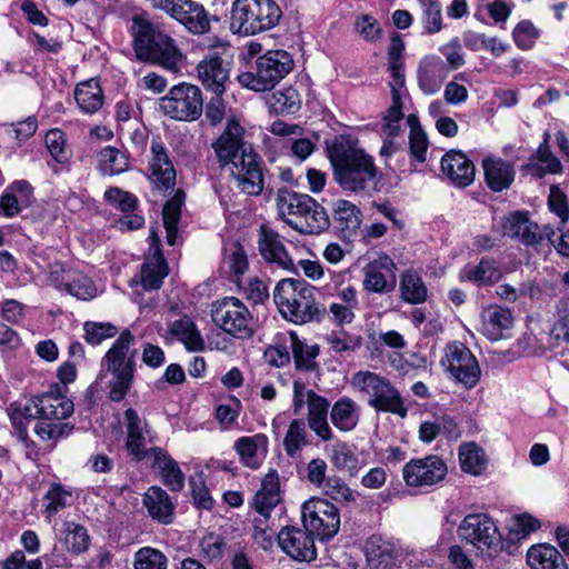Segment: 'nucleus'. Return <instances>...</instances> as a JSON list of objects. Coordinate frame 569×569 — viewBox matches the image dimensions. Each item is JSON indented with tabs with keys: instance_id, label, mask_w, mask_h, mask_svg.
Masks as SVG:
<instances>
[{
	"instance_id": "nucleus-1",
	"label": "nucleus",
	"mask_w": 569,
	"mask_h": 569,
	"mask_svg": "<svg viewBox=\"0 0 569 569\" xmlns=\"http://www.w3.org/2000/svg\"><path fill=\"white\" fill-rule=\"evenodd\" d=\"M243 136V127L236 118H228L226 128L212 143V149L220 168L230 172L237 188L246 194L258 196L263 190L262 161L252 144L244 141Z\"/></svg>"
},
{
	"instance_id": "nucleus-2",
	"label": "nucleus",
	"mask_w": 569,
	"mask_h": 569,
	"mask_svg": "<svg viewBox=\"0 0 569 569\" xmlns=\"http://www.w3.org/2000/svg\"><path fill=\"white\" fill-rule=\"evenodd\" d=\"M329 160L335 181L348 192L358 193L366 190L368 183L378 174L372 157L347 136L335 139L329 148Z\"/></svg>"
},
{
	"instance_id": "nucleus-3",
	"label": "nucleus",
	"mask_w": 569,
	"mask_h": 569,
	"mask_svg": "<svg viewBox=\"0 0 569 569\" xmlns=\"http://www.w3.org/2000/svg\"><path fill=\"white\" fill-rule=\"evenodd\" d=\"M273 300L282 317L293 323L319 321L325 313L316 300L315 287L305 280H280L274 288Z\"/></svg>"
},
{
	"instance_id": "nucleus-4",
	"label": "nucleus",
	"mask_w": 569,
	"mask_h": 569,
	"mask_svg": "<svg viewBox=\"0 0 569 569\" xmlns=\"http://www.w3.org/2000/svg\"><path fill=\"white\" fill-rule=\"evenodd\" d=\"M281 219L301 233H319L329 226L325 208L306 193L279 189L276 198Z\"/></svg>"
},
{
	"instance_id": "nucleus-5",
	"label": "nucleus",
	"mask_w": 569,
	"mask_h": 569,
	"mask_svg": "<svg viewBox=\"0 0 569 569\" xmlns=\"http://www.w3.org/2000/svg\"><path fill=\"white\" fill-rule=\"evenodd\" d=\"M133 340V335L123 330L102 358V369L111 376L108 385L112 401H121L132 386L136 351H130V347Z\"/></svg>"
},
{
	"instance_id": "nucleus-6",
	"label": "nucleus",
	"mask_w": 569,
	"mask_h": 569,
	"mask_svg": "<svg viewBox=\"0 0 569 569\" xmlns=\"http://www.w3.org/2000/svg\"><path fill=\"white\" fill-rule=\"evenodd\" d=\"M138 30L134 32L133 48L138 59L160 64L166 70L178 72L183 61V54L174 40L166 34H152L151 26L134 19Z\"/></svg>"
},
{
	"instance_id": "nucleus-7",
	"label": "nucleus",
	"mask_w": 569,
	"mask_h": 569,
	"mask_svg": "<svg viewBox=\"0 0 569 569\" xmlns=\"http://www.w3.org/2000/svg\"><path fill=\"white\" fill-rule=\"evenodd\" d=\"M282 16L273 0H236L231 7L230 30L253 36L276 27Z\"/></svg>"
},
{
	"instance_id": "nucleus-8",
	"label": "nucleus",
	"mask_w": 569,
	"mask_h": 569,
	"mask_svg": "<svg viewBox=\"0 0 569 569\" xmlns=\"http://www.w3.org/2000/svg\"><path fill=\"white\" fill-rule=\"evenodd\" d=\"M295 62L286 50H269L256 60L254 71L238 76L240 84L250 90L261 92L272 89L292 69Z\"/></svg>"
},
{
	"instance_id": "nucleus-9",
	"label": "nucleus",
	"mask_w": 569,
	"mask_h": 569,
	"mask_svg": "<svg viewBox=\"0 0 569 569\" xmlns=\"http://www.w3.org/2000/svg\"><path fill=\"white\" fill-rule=\"evenodd\" d=\"M351 386L368 397L372 408L406 417L407 408L402 397L386 377L372 371H358L351 378Z\"/></svg>"
},
{
	"instance_id": "nucleus-10",
	"label": "nucleus",
	"mask_w": 569,
	"mask_h": 569,
	"mask_svg": "<svg viewBox=\"0 0 569 569\" xmlns=\"http://www.w3.org/2000/svg\"><path fill=\"white\" fill-rule=\"evenodd\" d=\"M292 409L296 415L300 413L302 408H308V427L322 440L330 441L333 439V432L328 423L329 401L308 389L305 382L300 380L293 381Z\"/></svg>"
},
{
	"instance_id": "nucleus-11",
	"label": "nucleus",
	"mask_w": 569,
	"mask_h": 569,
	"mask_svg": "<svg viewBox=\"0 0 569 569\" xmlns=\"http://www.w3.org/2000/svg\"><path fill=\"white\" fill-rule=\"evenodd\" d=\"M214 325L228 335L250 338L256 330V320L247 306L234 297H226L217 301L211 311Z\"/></svg>"
},
{
	"instance_id": "nucleus-12",
	"label": "nucleus",
	"mask_w": 569,
	"mask_h": 569,
	"mask_svg": "<svg viewBox=\"0 0 569 569\" xmlns=\"http://www.w3.org/2000/svg\"><path fill=\"white\" fill-rule=\"evenodd\" d=\"M458 536L482 553L497 552L502 545L497 525L486 513L467 515L458 527Z\"/></svg>"
},
{
	"instance_id": "nucleus-13",
	"label": "nucleus",
	"mask_w": 569,
	"mask_h": 569,
	"mask_svg": "<svg viewBox=\"0 0 569 569\" xmlns=\"http://www.w3.org/2000/svg\"><path fill=\"white\" fill-rule=\"evenodd\" d=\"M160 109L171 119L179 121L197 120L203 109L199 87L190 83L173 86L159 101Z\"/></svg>"
},
{
	"instance_id": "nucleus-14",
	"label": "nucleus",
	"mask_w": 569,
	"mask_h": 569,
	"mask_svg": "<svg viewBox=\"0 0 569 569\" xmlns=\"http://www.w3.org/2000/svg\"><path fill=\"white\" fill-rule=\"evenodd\" d=\"M303 527L321 540L331 539L340 527L338 508L322 498H311L301 507Z\"/></svg>"
},
{
	"instance_id": "nucleus-15",
	"label": "nucleus",
	"mask_w": 569,
	"mask_h": 569,
	"mask_svg": "<svg viewBox=\"0 0 569 569\" xmlns=\"http://www.w3.org/2000/svg\"><path fill=\"white\" fill-rule=\"evenodd\" d=\"M440 365L451 379L467 389L473 388L480 380L478 360L461 342H451L445 348Z\"/></svg>"
},
{
	"instance_id": "nucleus-16",
	"label": "nucleus",
	"mask_w": 569,
	"mask_h": 569,
	"mask_svg": "<svg viewBox=\"0 0 569 569\" xmlns=\"http://www.w3.org/2000/svg\"><path fill=\"white\" fill-rule=\"evenodd\" d=\"M153 9L160 10L182 24L193 34L210 30V19L204 7L193 0H150Z\"/></svg>"
},
{
	"instance_id": "nucleus-17",
	"label": "nucleus",
	"mask_w": 569,
	"mask_h": 569,
	"mask_svg": "<svg viewBox=\"0 0 569 569\" xmlns=\"http://www.w3.org/2000/svg\"><path fill=\"white\" fill-rule=\"evenodd\" d=\"M448 475L446 460L438 455L413 458L402 468L405 483L411 488H429L441 483Z\"/></svg>"
},
{
	"instance_id": "nucleus-18",
	"label": "nucleus",
	"mask_w": 569,
	"mask_h": 569,
	"mask_svg": "<svg viewBox=\"0 0 569 569\" xmlns=\"http://www.w3.org/2000/svg\"><path fill=\"white\" fill-rule=\"evenodd\" d=\"M397 266L386 253L367 263L363 269L362 288L370 293H390L397 286Z\"/></svg>"
},
{
	"instance_id": "nucleus-19",
	"label": "nucleus",
	"mask_w": 569,
	"mask_h": 569,
	"mask_svg": "<svg viewBox=\"0 0 569 569\" xmlns=\"http://www.w3.org/2000/svg\"><path fill=\"white\" fill-rule=\"evenodd\" d=\"M278 543L283 552L297 561L316 559L315 536L305 527H283L278 533Z\"/></svg>"
},
{
	"instance_id": "nucleus-20",
	"label": "nucleus",
	"mask_w": 569,
	"mask_h": 569,
	"mask_svg": "<svg viewBox=\"0 0 569 569\" xmlns=\"http://www.w3.org/2000/svg\"><path fill=\"white\" fill-rule=\"evenodd\" d=\"M197 74L207 90L220 97L230 78L229 62L224 61L217 52L208 53L198 62Z\"/></svg>"
},
{
	"instance_id": "nucleus-21",
	"label": "nucleus",
	"mask_w": 569,
	"mask_h": 569,
	"mask_svg": "<svg viewBox=\"0 0 569 569\" xmlns=\"http://www.w3.org/2000/svg\"><path fill=\"white\" fill-rule=\"evenodd\" d=\"M24 410L28 417L63 421L73 412V402L63 396L47 393L30 399Z\"/></svg>"
},
{
	"instance_id": "nucleus-22",
	"label": "nucleus",
	"mask_w": 569,
	"mask_h": 569,
	"mask_svg": "<svg viewBox=\"0 0 569 569\" xmlns=\"http://www.w3.org/2000/svg\"><path fill=\"white\" fill-rule=\"evenodd\" d=\"M258 244L259 251L266 261L274 263L283 270L297 272L293 260L288 254L279 234L276 231L264 224H261Z\"/></svg>"
},
{
	"instance_id": "nucleus-23",
	"label": "nucleus",
	"mask_w": 569,
	"mask_h": 569,
	"mask_svg": "<svg viewBox=\"0 0 569 569\" xmlns=\"http://www.w3.org/2000/svg\"><path fill=\"white\" fill-rule=\"evenodd\" d=\"M233 449L244 467L257 470L268 456L269 439L264 433L243 436L234 441Z\"/></svg>"
},
{
	"instance_id": "nucleus-24",
	"label": "nucleus",
	"mask_w": 569,
	"mask_h": 569,
	"mask_svg": "<svg viewBox=\"0 0 569 569\" xmlns=\"http://www.w3.org/2000/svg\"><path fill=\"white\" fill-rule=\"evenodd\" d=\"M448 72V67L440 57L436 54L423 57L417 69V79L420 90L425 94L437 93L447 79Z\"/></svg>"
},
{
	"instance_id": "nucleus-25",
	"label": "nucleus",
	"mask_w": 569,
	"mask_h": 569,
	"mask_svg": "<svg viewBox=\"0 0 569 569\" xmlns=\"http://www.w3.org/2000/svg\"><path fill=\"white\" fill-rule=\"evenodd\" d=\"M441 171L449 181L459 188L470 186L476 176V167L462 152L451 150L441 159Z\"/></svg>"
},
{
	"instance_id": "nucleus-26",
	"label": "nucleus",
	"mask_w": 569,
	"mask_h": 569,
	"mask_svg": "<svg viewBox=\"0 0 569 569\" xmlns=\"http://www.w3.org/2000/svg\"><path fill=\"white\" fill-rule=\"evenodd\" d=\"M33 200V188L27 180H16L0 196V216L13 218Z\"/></svg>"
},
{
	"instance_id": "nucleus-27",
	"label": "nucleus",
	"mask_w": 569,
	"mask_h": 569,
	"mask_svg": "<svg viewBox=\"0 0 569 569\" xmlns=\"http://www.w3.org/2000/svg\"><path fill=\"white\" fill-rule=\"evenodd\" d=\"M280 501L279 476L277 470L270 469L262 478L261 488L254 495L251 507L262 517L269 518Z\"/></svg>"
},
{
	"instance_id": "nucleus-28",
	"label": "nucleus",
	"mask_w": 569,
	"mask_h": 569,
	"mask_svg": "<svg viewBox=\"0 0 569 569\" xmlns=\"http://www.w3.org/2000/svg\"><path fill=\"white\" fill-rule=\"evenodd\" d=\"M503 233L517 238L525 244L535 246L542 241L540 227L527 213L513 212L502 222Z\"/></svg>"
},
{
	"instance_id": "nucleus-29",
	"label": "nucleus",
	"mask_w": 569,
	"mask_h": 569,
	"mask_svg": "<svg viewBox=\"0 0 569 569\" xmlns=\"http://www.w3.org/2000/svg\"><path fill=\"white\" fill-rule=\"evenodd\" d=\"M124 419L127 429L126 449L134 460L141 461L149 453L144 436L147 422L142 421L132 408L124 411Z\"/></svg>"
},
{
	"instance_id": "nucleus-30",
	"label": "nucleus",
	"mask_w": 569,
	"mask_h": 569,
	"mask_svg": "<svg viewBox=\"0 0 569 569\" xmlns=\"http://www.w3.org/2000/svg\"><path fill=\"white\" fill-rule=\"evenodd\" d=\"M148 515L159 523L169 525L174 518V505L169 495L160 487H150L142 497Z\"/></svg>"
},
{
	"instance_id": "nucleus-31",
	"label": "nucleus",
	"mask_w": 569,
	"mask_h": 569,
	"mask_svg": "<svg viewBox=\"0 0 569 569\" xmlns=\"http://www.w3.org/2000/svg\"><path fill=\"white\" fill-rule=\"evenodd\" d=\"M485 179L488 187L496 192L508 189L515 180L513 166L501 158L487 157L482 160Z\"/></svg>"
},
{
	"instance_id": "nucleus-32",
	"label": "nucleus",
	"mask_w": 569,
	"mask_h": 569,
	"mask_svg": "<svg viewBox=\"0 0 569 569\" xmlns=\"http://www.w3.org/2000/svg\"><path fill=\"white\" fill-rule=\"evenodd\" d=\"M338 300L329 306L331 321L339 327L348 326L356 319V310L359 308L357 290L347 286L338 292Z\"/></svg>"
},
{
	"instance_id": "nucleus-33",
	"label": "nucleus",
	"mask_w": 569,
	"mask_h": 569,
	"mask_svg": "<svg viewBox=\"0 0 569 569\" xmlns=\"http://www.w3.org/2000/svg\"><path fill=\"white\" fill-rule=\"evenodd\" d=\"M522 170L535 178L541 179L548 174H561L563 166L551 148H537L530 154Z\"/></svg>"
},
{
	"instance_id": "nucleus-34",
	"label": "nucleus",
	"mask_w": 569,
	"mask_h": 569,
	"mask_svg": "<svg viewBox=\"0 0 569 569\" xmlns=\"http://www.w3.org/2000/svg\"><path fill=\"white\" fill-rule=\"evenodd\" d=\"M150 160L151 178L158 187L169 189L174 186L176 171L161 142H152Z\"/></svg>"
},
{
	"instance_id": "nucleus-35",
	"label": "nucleus",
	"mask_w": 569,
	"mask_h": 569,
	"mask_svg": "<svg viewBox=\"0 0 569 569\" xmlns=\"http://www.w3.org/2000/svg\"><path fill=\"white\" fill-rule=\"evenodd\" d=\"M513 323L512 313L509 309L499 306H490L482 312V333L492 341L502 338L503 331L511 328Z\"/></svg>"
},
{
	"instance_id": "nucleus-36",
	"label": "nucleus",
	"mask_w": 569,
	"mask_h": 569,
	"mask_svg": "<svg viewBox=\"0 0 569 569\" xmlns=\"http://www.w3.org/2000/svg\"><path fill=\"white\" fill-rule=\"evenodd\" d=\"M526 560L531 569H569L563 556L549 543L531 546Z\"/></svg>"
},
{
	"instance_id": "nucleus-37",
	"label": "nucleus",
	"mask_w": 569,
	"mask_h": 569,
	"mask_svg": "<svg viewBox=\"0 0 569 569\" xmlns=\"http://www.w3.org/2000/svg\"><path fill=\"white\" fill-rule=\"evenodd\" d=\"M151 244H159V237L156 232L150 234ZM168 274V267L159 251V247L156 248V252L152 259L148 260L141 269V282L144 289L156 290L162 284L164 277Z\"/></svg>"
},
{
	"instance_id": "nucleus-38",
	"label": "nucleus",
	"mask_w": 569,
	"mask_h": 569,
	"mask_svg": "<svg viewBox=\"0 0 569 569\" xmlns=\"http://www.w3.org/2000/svg\"><path fill=\"white\" fill-rule=\"evenodd\" d=\"M57 539L62 550L77 556L87 551L90 545L88 530L74 521L63 522Z\"/></svg>"
},
{
	"instance_id": "nucleus-39",
	"label": "nucleus",
	"mask_w": 569,
	"mask_h": 569,
	"mask_svg": "<svg viewBox=\"0 0 569 569\" xmlns=\"http://www.w3.org/2000/svg\"><path fill=\"white\" fill-rule=\"evenodd\" d=\"M502 277L501 270L495 261L482 258L478 264H467L459 272L460 281H470L479 286H489L498 282Z\"/></svg>"
},
{
	"instance_id": "nucleus-40",
	"label": "nucleus",
	"mask_w": 569,
	"mask_h": 569,
	"mask_svg": "<svg viewBox=\"0 0 569 569\" xmlns=\"http://www.w3.org/2000/svg\"><path fill=\"white\" fill-rule=\"evenodd\" d=\"M74 100L83 113L93 114L98 112L104 101L100 83L96 79L78 83L74 89Z\"/></svg>"
},
{
	"instance_id": "nucleus-41",
	"label": "nucleus",
	"mask_w": 569,
	"mask_h": 569,
	"mask_svg": "<svg viewBox=\"0 0 569 569\" xmlns=\"http://www.w3.org/2000/svg\"><path fill=\"white\" fill-rule=\"evenodd\" d=\"M360 419V408L355 400L343 397L336 401L330 411L332 425L342 432L353 430Z\"/></svg>"
},
{
	"instance_id": "nucleus-42",
	"label": "nucleus",
	"mask_w": 569,
	"mask_h": 569,
	"mask_svg": "<svg viewBox=\"0 0 569 569\" xmlns=\"http://www.w3.org/2000/svg\"><path fill=\"white\" fill-rule=\"evenodd\" d=\"M288 340L296 368L302 371H312L317 367L318 346L305 343L293 331L288 333Z\"/></svg>"
},
{
	"instance_id": "nucleus-43",
	"label": "nucleus",
	"mask_w": 569,
	"mask_h": 569,
	"mask_svg": "<svg viewBox=\"0 0 569 569\" xmlns=\"http://www.w3.org/2000/svg\"><path fill=\"white\" fill-rule=\"evenodd\" d=\"M400 293L403 301L419 305L428 298V288L417 271L406 270L400 278Z\"/></svg>"
},
{
	"instance_id": "nucleus-44",
	"label": "nucleus",
	"mask_w": 569,
	"mask_h": 569,
	"mask_svg": "<svg viewBox=\"0 0 569 569\" xmlns=\"http://www.w3.org/2000/svg\"><path fill=\"white\" fill-rule=\"evenodd\" d=\"M459 462L462 471L479 476L486 470L488 461L481 447L475 442H468L459 448Z\"/></svg>"
},
{
	"instance_id": "nucleus-45",
	"label": "nucleus",
	"mask_w": 569,
	"mask_h": 569,
	"mask_svg": "<svg viewBox=\"0 0 569 569\" xmlns=\"http://www.w3.org/2000/svg\"><path fill=\"white\" fill-rule=\"evenodd\" d=\"M170 333L177 337L189 351L203 349V340L194 323L188 317H182L170 325Z\"/></svg>"
},
{
	"instance_id": "nucleus-46",
	"label": "nucleus",
	"mask_w": 569,
	"mask_h": 569,
	"mask_svg": "<svg viewBox=\"0 0 569 569\" xmlns=\"http://www.w3.org/2000/svg\"><path fill=\"white\" fill-rule=\"evenodd\" d=\"M184 200L182 191L176 192V194L169 199L162 211L163 227L166 229V239L169 246L176 244L178 233V222L181 214V206Z\"/></svg>"
},
{
	"instance_id": "nucleus-47",
	"label": "nucleus",
	"mask_w": 569,
	"mask_h": 569,
	"mask_svg": "<svg viewBox=\"0 0 569 569\" xmlns=\"http://www.w3.org/2000/svg\"><path fill=\"white\" fill-rule=\"evenodd\" d=\"M333 218L341 230L351 234L360 227L362 214L355 203L339 199L333 204Z\"/></svg>"
},
{
	"instance_id": "nucleus-48",
	"label": "nucleus",
	"mask_w": 569,
	"mask_h": 569,
	"mask_svg": "<svg viewBox=\"0 0 569 569\" xmlns=\"http://www.w3.org/2000/svg\"><path fill=\"white\" fill-rule=\"evenodd\" d=\"M71 498L72 492L64 486L57 482L51 483L43 496V512L47 519L67 508L70 505Z\"/></svg>"
},
{
	"instance_id": "nucleus-49",
	"label": "nucleus",
	"mask_w": 569,
	"mask_h": 569,
	"mask_svg": "<svg viewBox=\"0 0 569 569\" xmlns=\"http://www.w3.org/2000/svg\"><path fill=\"white\" fill-rule=\"evenodd\" d=\"M99 169L103 174L114 176L124 172L129 161L124 152L114 148L106 147L98 153Z\"/></svg>"
},
{
	"instance_id": "nucleus-50",
	"label": "nucleus",
	"mask_w": 569,
	"mask_h": 569,
	"mask_svg": "<svg viewBox=\"0 0 569 569\" xmlns=\"http://www.w3.org/2000/svg\"><path fill=\"white\" fill-rule=\"evenodd\" d=\"M268 103L276 113H295L300 108L301 99L297 89L286 87L272 92Z\"/></svg>"
},
{
	"instance_id": "nucleus-51",
	"label": "nucleus",
	"mask_w": 569,
	"mask_h": 569,
	"mask_svg": "<svg viewBox=\"0 0 569 569\" xmlns=\"http://www.w3.org/2000/svg\"><path fill=\"white\" fill-rule=\"evenodd\" d=\"M398 549L395 545L382 541L379 545L370 542L367 548V559L370 566L375 569H388L398 558Z\"/></svg>"
},
{
	"instance_id": "nucleus-52",
	"label": "nucleus",
	"mask_w": 569,
	"mask_h": 569,
	"mask_svg": "<svg viewBox=\"0 0 569 569\" xmlns=\"http://www.w3.org/2000/svg\"><path fill=\"white\" fill-rule=\"evenodd\" d=\"M307 428L301 419H293L283 438V449L286 453L293 458L303 447L307 446Z\"/></svg>"
},
{
	"instance_id": "nucleus-53",
	"label": "nucleus",
	"mask_w": 569,
	"mask_h": 569,
	"mask_svg": "<svg viewBox=\"0 0 569 569\" xmlns=\"http://www.w3.org/2000/svg\"><path fill=\"white\" fill-rule=\"evenodd\" d=\"M36 419L38 422L34 426V432L42 441L56 442L59 439L69 436L72 430V426L68 422L42 418Z\"/></svg>"
},
{
	"instance_id": "nucleus-54",
	"label": "nucleus",
	"mask_w": 569,
	"mask_h": 569,
	"mask_svg": "<svg viewBox=\"0 0 569 569\" xmlns=\"http://www.w3.org/2000/svg\"><path fill=\"white\" fill-rule=\"evenodd\" d=\"M330 461L337 470H346L351 477L357 476L359 471L358 459L345 442L332 446Z\"/></svg>"
},
{
	"instance_id": "nucleus-55",
	"label": "nucleus",
	"mask_w": 569,
	"mask_h": 569,
	"mask_svg": "<svg viewBox=\"0 0 569 569\" xmlns=\"http://www.w3.org/2000/svg\"><path fill=\"white\" fill-rule=\"evenodd\" d=\"M64 288L70 295L84 301L93 299L98 292L93 281L80 272L68 276Z\"/></svg>"
},
{
	"instance_id": "nucleus-56",
	"label": "nucleus",
	"mask_w": 569,
	"mask_h": 569,
	"mask_svg": "<svg viewBox=\"0 0 569 569\" xmlns=\"http://www.w3.org/2000/svg\"><path fill=\"white\" fill-rule=\"evenodd\" d=\"M407 123L410 127L409 142L411 153L416 160L423 162L428 150L427 134L422 131L419 120L415 114L407 117Z\"/></svg>"
},
{
	"instance_id": "nucleus-57",
	"label": "nucleus",
	"mask_w": 569,
	"mask_h": 569,
	"mask_svg": "<svg viewBox=\"0 0 569 569\" xmlns=\"http://www.w3.org/2000/svg\"><path fill=\"white\" fill-rule=\"evenodd\" d=\"M403 119L401 100L392 99L391 106L388 108L382 118L381 132L387 138H393L399 134L401 130V121Z\"/></svg>"
},
{
	"instance_id": "nucleus-58",
	"label": "nucleus",
	"mask_w": 569,
	"mask_h": 569,
	"mask_svg": "<svg viewBox=\"0 0 569 569\" xmlns=\"http://www.w3.org/2000/svg\"><path fill=\"white\" fill-rule=\"evenodd\" d=\"M422 9V22L429 33H437L442 29L441 6L437 0H418Z\"/></svg>"
},
{
	"instance_id": "nucleus-59",
	"label": "nucleus",
	"mask_w": 569,
	"mask_h": 569,
	"mask_svg": "<svg viewBox=\"0 0 569 569\" xmlns=\"http://www.w3.org/2000/svg\"><path fill=\"white\" fill-rule=\"evenodd\" d=\"M84 339L90 345H100L118 333V329L110 322L87 321L83 325Z\"/></svg>"
},
{
	"instance_id": "nucleus-60",
	"label": "nucleus",
	"mask_w": 569,
	"mask_h": 569,
	"mask_svg": "<svg viewBox=\"0 0 569 569\" xmlns=\"http://www.w3.org/2000/svg\"><path fill=\"white\" fill-rule=\"evenodd\" d=\"M134 569H167V558L157 549L141 548L134 555Z\"/></svg>"
},
{
	"instance_id": "nucleus-61",
	"label": "nucleus",
	"mask_w": 569,
	"mask_h": 569,
	"mask_svg": "<svg viewBox=\"0 0 569 569\" xmlns=\"http://www.w3.org/2000/svg\"><path fill=\"white\" fill-rule=\"evenodd\" d=\"M547 203L549 210L559 218V224L565 226L569 221V202L566 193L558 186H551Z\"/></svg>"
},
{
	"instance_id": "nucleus-62",
	"label": "nucleus",
	"mask_w": 569,
	"mask_h": 569,
	"mask_svg": "<svg viewBox=\"0 0 569 569\" xmlns=\"http://www.w3.org/2000/svg\"><path fill=\"white\" fill-rule=\"evenodd\" d=\"M326 341L335 352L356 351L361 347L362 338L352 336L346 331L331 332L326 336Z\"/></svg>"
},
{
	"instance_id": "nucleus-63",
	"label": "nucleus",
	"mask_w": 569,
	"mask_h": 569,
	"mask_svg": "<svg viewBox=\"0 0 569 569\" xmlns=\"http://www.w3.org/2000/svg\"><path fill=\"white\" fill-rule=\"evenodd\" d=\"M323 488L325 493L332 500L347 503L356 500L355 492L342 479L338 477L328 478Z\"/></svg>"
},
{
	"instance_id": "nucleus-64",
	"label": "nucleus",
	"mask_w": 569,
	"mask_h": 569,
	"mask_svg": "<svg viewBox=\"0 0 569 569\" xmlns=\"http://www.w3.org/2000/svg\"><path fill=\"white\" fill-rule=\"evenodd\" d=\"M104 199L109 204L120 209L122 212L133 211L137 206V198L134 196L116 187L109 188L104 192Z\"/></svg>"
}]
</instances>
